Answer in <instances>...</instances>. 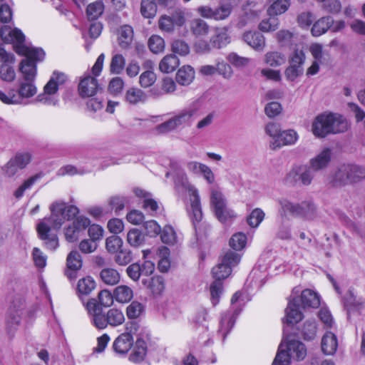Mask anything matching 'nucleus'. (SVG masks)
<instances>
[{"label": "nucleus", "mask_w": 365, "mask_h": 365, "mask_svg": "<svg viewBox=\"0 0 365 365\" xmlns=\"http://www.w3.org/2000/svg\"><path fill=\"white\" fill-rule=\"evenodd\" d=\"M241 259V255L233 250H227L222 256L221 262L232 268L237 266Z\"/></svg>", "instance_id": "50"}, {"label": "nucleus", "mask_w": 365, "mask_h": 365, "mask_svg": "<svg viewBox=\"0 0 365 365\" xmlns=\"http://www.w3.org/2000/svg\"><path fill=\"white\" fill-rule=\"evenodd\" d=\"M247 236L242 232H238L232 235L230 240V246L235 250H241L245 247Z\"/></svg>", "instance_id": "54"}, {"label": "nucleus", "mask_w": 365, "mask_h": 365, "mask_svg": "<svg viewBox=\"0 0 365 365\" xmlns=\"http://www.w3.org/2000/svg\"><path fill=\"white\" fill-rule=\"evenodd\" d=\"M140 12L145 18H153L157 13V6L155 1L153 0H142Z\"/></svg>", "instance_id": "42"}, {"label": "nucleus", "mask_w": 365, "mask_h": 365, "mask_svg": "<svg viewBox=\"0 0 365 365\" xmlns=\"http://www.w3.org/2000/svg\"><path fill=\"white\" fill-rule=\"evenodd\" d=\"M317 324L314 320H307L302 328V334L307 340H312L317 335Z\"/></svg>", "instance_id": "52"}, {"label": "nucleus", "mask_w": 365, "mask_h": 365, "mask_svg": "<svg viewBox=\"0 0 365 365\" xmlns=\"http://www.w3.org/2000/svg\"><path fill=\"white\" fill-rule=\"evenodd\" d=\"M210 42L214 48H222L230 42V37L225 27L216 28Z\"/></svg>", "instance_id": "18"}, {"label": "nucleus", "mask_w": 365, "mask_h": 365, "mask_svg": "<svg viewBox=\"0 0 365 365\" xmlns=\"http://www.w3.org/2000/svg\"><path fill=\"white\" fill-rule=\"evenodd\" d=\"M58 229H53V225L43 219L40 222L36 227L38 237L43 241L46 248L55 250L58 247V238L56 234V230Z\"/></svg>", "instance_id": "10"}, {"label": "nucleus", "mask_w": 365, "mask_h": 365, "mask_svg": "<svg viewBox=\"0 0 365 365\" xmlns=\"http://www.w3.org/2000/svg\"><path fill=\"white\" fill-rule=\"evenodd\" d=\"M67 77L63 73L53 72L50 80L43 88V93L56 95L60 86L66 81Z\"/></svg>", "instance_id": "21"}, {"label": "nucleus", "mask_w": 365, "mask_h": 365, "mask_svg": "<svg viewBox=\"0 0 365 365\" xmlns=\"http://www.w3.org/2000/svg\"><path fill=\"white\" fill-rule=\"evenodd\" d=\"M331 158V150L329 148H324L316 157L309 161V165L316 172L327 167Z\"/></svg>", "instance_id": "20"}, {"label": "nucleus", "mask_w": 365, "mask_h": 365, "mask_svg": "<svg viewBox=\"0 0 365 365\" xmlns=\"http://www.w3.org/2000/svg\"><path fill=\"white\" fill-rule=\"evenodd\" d=\"M66 262L68 268L73 271L80 269L83 264L81 256L76 250H73L68 255Z\"/></svg>", "instance_id": "43"}, {"label": "nucleus", "mask_w": 365, "mask_h": 365, "mask_svg": "<svg viewBox=\"0 0 365 365\" xmlns=\"http://www.w3.org/2000/svg\"><path fill=\"white\" fill-rule=\"evenodd\" d=\"M180 61L174 54L165 56L159 63V69L161 72L169 73L175 70L179 66Z\"/></svg>", "instance_id": "31"}, {"label": "nucleus", "mask_w": 365, "mask_h": 365, "mask_svg": "<svg viewBox=\"0 0 365 365\" xmlns=\"http://www.w3.org/2000/svg\"><path fill=\"white\" fill-rule=\"evenodd\" d=\"M331 133L345 132L348 129L347 120L338 113H331Z\"/></svg>", "instance_id": "32"}, {"label": "nucleus", "mask_w": 365, "mask_h": 365, "mask_svg": "<svg viewBox=\"0 0 365 365\" xmlns=\"http://www.w3.org/2000/svg\"><path fill=\"white\" fill-rule=\"evenodd\" d=\"M13 63H2L0 66V78L6 82H12L16 78V72Z\"/></svg>", "instance_id": "48"}, {"label": "nucleus", "mask_w": 365, "mask_h": 365, "mask_svg": "<svg viewBox=\"0 0 365 365\" xmlns=\"http://www.w3.org/2000/svg\"><path fill=\"white\" fill-rule=\"evenodd\" d=\"M125 98L128 103L136 105L140 103H144L147 99V96L139 88H130L126 91Z\"/></svg>", "instance_id": "36"}, {"label": "nucleus", "mask_w": 365, "mask_h": 365, "mask_svg": "<svg viewBox=\"0 0 365 365\" xmlns=\"http://www.w3.org/2000/svg\"><path fill=\"white\" fill-rule=\"evenodd\" d=\"M133 344V338L129 333L121 334L115 340L113 347L118 354H126Z\"/></svg>", "instance_id": "22"}, {"label": "nucleus", "mask_w": 365, "mask_h": 365, "mask_svg": "<svg viewBox=\"0 0 365 365\" xmlns=\"http://www.w3.org/2000/svg\"><path fill=\"white\" fill-rule=\"evenodd\" d=\"M298 138V134L294 130H282L277 140L269 142V148L274 150L280 149L283 146L294 145L297 141Z\"/></svg>", "instance_id": "15"}, {"label": "nucleus", "mask_w": 365, "mask_h": 365, "mask_svg": "<svg viewBox=\"0 0 365 365\" xmlns=\"http://www.w3.org/2000/svg\"><path fill=\"white\" fill-rule=\"evenodd\" d=\"M306 356L305 345L293 336H287L280 343L272 365H289L291 359L301 361Z\"/></svg>", "instance_id": "3"}, {"label": "nucleus", "mask_w": 365, "mask_h": 365, "mask_svg": "<svg viewBox=\"0 0 365 365\" xmlns=\"http://www.w3.org/2000/svg\"><path fill=\"white\" fill-rule=\"evenodd\" d=\"M51 216L46 219L53 225V229H60L66 222L73 219L78 213V209L73 205H67L63 202H55L50 206Z\"/></svg>", "instance_id": "6"}, {"label": "nucleus", "mask_w": 365, "mask_h": 365, "mask_svg": "<svg viewBox=\"0 0 365 365\" xmlns=\"http://www.w3.org/2000/svg\"><path fill=\"white\" fill-rule=\"evenodd\" d=\"M96 288V282L91 277H83L78 280L77 284L78 295L80 298L82 296L90 294Z\"/></svg>", "instance_id": "33"}, {"label": "nucleus", "mask_w": 365, "mask_h": 365, "mask_svg": "<svg viewBox=\"0 0 365 365\" xmlns=\"http://www.w3.org/2000/svg\"><path fill=\"white\" fill-rule=\"evenodd\" d=\"M365 179V167L355 164L340 165L334 175L333 181L336 185L356 183Z\"/></svg>", "instance_id": "4"}, {"label": "nucleus", "mask_w": 365, "mask_h": 365, "mask_svg": "<svg viewBox=\"0 0 365 365\" xmlns=\"http://www.w3.org/2000/svg\"><path fill=\"white\" fill-rule=\"evenodd\" d=\"M240 296V292H235L231 299L232 310L227 311L222 314L218 331L222 334L223 339L233 327L237 316L242 310V304H237Z\"/></svg>", "instance_id": "8"}, {"label": "nucleus", "mask_w": 365, "mask_h": 365, "mask_svg": "<svg viewBox=\"0 0 365 365\" xmlns=\"http://www.w3.org/2000/svg\"><path fill=\"white\" fill-rule=\"evenodd\" d=\"M145 307L143 304L133 301L126 308V315L128 319H135L140 317L144 312Z\"/></svg>", "instance_id": "45"}, {"label": "nucleus", "mask_w": 365, "mask_h": 365, "mask_svg": "<svg viewBox=\"0 0 365 365\" xmlns=\"http://www.w3.org/2000/svg\"><path fill=\"white\" fill-rule=\"evenodd\" d=\"M186 190L189 196L190 208L188 210L190 217L194 226L202 219V212L200 205V199L197 189L191 185L186 186Z\"/></svg>", "instance_id": "11"}, {"label": "nucleus", "mask_w": 365, "mask_h": 365, "mask_svg": "<svg viewBox=\"0 0 365 365\" xmlns=\"http://www.w3.org/2000/svg\"><path fill=\"white\" fill-rule=\"evenodd\" d=\"M232 272V268L220 262L212 268V273L215 281L221 282V279L227 278Z\"/></svg>", "instance_id": "49"}, {"label": "nucleus", "mask_w": 365, "mask_h": 365, "mask_svg": "<svg viewBox=\"0 0 365 365\" xmlns=\"http://www.w3.org/2000/svg\"><path fill=\"white\" fill-rule=\"evenodd\" d=\"M338 347L337 339L335 334L331 331L327 332L322 339V349L327 355L334 354Z\"/></svg>", "instance_id": "25"}, {"label": "nucleus", "mask_w": 365, "mask_h": 365, "mask_svg": "<svg viewBox=\"0 0 365 365\" xmlns=\"http://www.w3.org/2000/svg\"><path fill=\"white\" fill-rule=\"evenodd\" d=\"M146 353V342L142 339H138L135 341L133 353L130 355V360L135 363L140 362L144 359Z\"/></svg>", "instance_id": "34"}, {"label": "nucleus", "mask_w": 365, "mask_h": 365, "mask_svg": "<svg viewBox=\"0 0 365 365\" xmlns=\"http://www.w3.org/2000/svg\"><path fill=\"white\" fill-rule=\"evenodd\" d=\"M133 31L131 26L124 25L120 27L118 36V43L122 48H126L133 41Z\"/></svg>", "instance_id": "38"}, {"label": "nucleus", "mask_w": 365, "mask_h": 365, "mask_svg": "<svg viewBox=\"0 0 365 365\" xmlns=\"http://www.w3.org/2000/svg\"><path fill=\"white\" fill-rule=\"evenodd\" d=\"M331 113H322L317 115L313 121L312 130L318 138H324L331 134Z\"/></svg>", "instance_id": "13"}, {"label": "nucleus", "mask_w": 365, "mask_h": 365, "mask_svg": "<svg viewBox=\"0 0 365 365\" xmlns=\"http://www.w3.org/2000/svg\"><path fill=\"white\" fill-rule=\"evenodd\" d=\"M227 204V200L217 186H213L210 188V205L215 210L222 208Z\"/></svg>", "instance_id": "35"}, {"label": "nucleus", "mask_w": 365, "mask_h": 365, "mask_svg": "<svg viewBox=\"0 0 365 365\" xmlns=\"http://www.w3.org/2000/svg\"><path fill=\"white\" fill-rule=\"evenodd\" d=\"M303 73V67L301 66H295V64H290L284 72L285 76L287 80L293 81Z\"/></svg>", "instance_id": "64"}, {"label": "nucleus", "mask_w": 365, "mask_h": 365, "mask_svg": "<svg viewBox=\"0 0 365 365\" xmlns=\"http://www.w3.org/2000/svg\"><path fill=\"white\" fill-rule=\"evenodd\" d=\"M269 16H277L285 13L290 6V0H269Z\"/></svg>", "instance_id": "26"}, {"label": "nucleus", "mask_w": 365, "mask_h": 365, "mask_svg": "<svg viewBox=\"0 0 365 365\" xmlns=\"http://www.w3.org/2000/svg\"><path fill=\"white\" fill-rule=\"evenodd\" d=\"M101 89L97 79L90 73H85L81 77L78 84V92L82 98L93 96Z\"/></svg>", "instance_id": "12"}, {"label": "nucleus", "mask_w": 365, "mask_h": 365, "mask_svg": "<svg viewBox=\"0 0 365 365\" xmlns=\"http://www.w3.org/2000/svg\"><path fill=\"white\" fill-rule=\"evenodd\" d=\"M127 240L131 246L138 247L144 241V236L139 230L132 229L127 235Z\"/></svg>", "instance_id": "59"}, {"label": "nucleus", "mask_w": 365, "mask_h": 365, "mask_svg": "<svg viewBox=\"0 0 365 365\" xmlns=\"http://www.w3.org/2000/svg\"><path fill=\"white\" fill-rule=\"evenodd\" d=\"M279 203L284 214L288 213L296 217L311 219L315 214L316 207L311 202L292 203L286 199H282Z\"/></svg>", "instance_id": "7"}, {"label": "nucleus", "mask_w": 365, "mask_h": 365, "mask_svg": "<svg viewBox=\"0 0 365 365\" xmlns=\"http://www.w3.org/2000/svg\"><path fill=\"white\" fill-rule=\"evenodd\" d=\"M316 171L308 165H296L292 168L285 177V181L290 185L301 183L303 185L311 184Z\"/></svg>", "instance_id": "9"}, {"label": "nucleus", "mask_w": 365, "mask_h": 365, "mask_svg": "<svg viewBox=\"0 0 365 365\" xmlns=\"http://www.w3.org/2000/svg\"><path fill=\"white\" fill-rule=\"evenodd\" d=\"M195 78V71L190 66H184L176 73V81L182 86H187Z\"/></svg>", "instance_id": "29"}, {"label": "nucleus", "mask_w": 365, "mask_h": 365, "mask_svg": "<svg viewBox=\"0 0 365 365\" xmlns=\"http://www.w3.org/2000/svg\"><path fill=\"white\" fill-rule=\"evenodd\" d=\"M98 302H97V303L100 305L101 307H110L113 303V300L115 299L113 292L111 293L110 291L106 289L101 291L98 293Z\"/></svg>", "instance_id": "57"}, {"label": "nucleus", "mask_w": 365, "mask_h": 365, "mask_svg": "<svg viewBox=\"0 0 365 365\" xmlns=\"http://www.w3.org/2000/svg\"><path fill=\"white\" fill-rule=\"evenodd\" d=\"M0 36L4 42L14 45V48L18 54L26 57L20 63L19 71L21 77L19 80L18 88H15L19 104L26 105L29 99L37 93V88L34 84L36 76L35 61H42L45 53L41 48L26 46L25 36L19 29L4 26L0 30Z\"/></svg>", "instance_id": "1"}, {"label": "nucleus", "mask_w": 365, "mask_h": 365, "mask_svg": "<svg viewBox=\"0 0 365 365\" xmlns=\"http://www.w3.org/2000/svg\"><path fill=\"white\" fill-rule=\"evenodd\" d=\"M197 108L195 104L190 105L179 111L167 121L157 125L155 131L158 134H166L173 131L178 127L188 124L192 118L196 114Z\"/></svg>", "instance_id": "5"}, {"label": "nucleus", "mask_w": 365, "mask_h": 365, "mask_svg": "<svg viewBox=\"0 0 365 365\" xmlns=\"http://www.w3.org/2000/svg\"><path fill=\"white\" fill-rule=\"evenodd\" d=\"M190 29L197 36H205L209 31V26L204 20L200 19H193L190 24Z\"/></svg>", "instance_id": "41"}, {"label": "nucleus", "mask_w": 365, "mask_h": 365, "mask_svg": "<svg viewBox=\"0 0 365 365\" xmlns=\"http://www.w3.org/2000/svg\"><path fill=\"white\" fill-rule=\"evenodd\" d=\"M299 300L293 297L289 301L288 305L285 309V317L283 319L284 323L293 325L298 323L302 319V314L299 308Z\"/></svg>", "instance_id": "16"}, {"label": "nucleus", "mask_w": 365, "mask_h": 365, "mask_svg": "<svg viewBox=\"0 0 365 365\" xmlns=\"http://www.w3.org/2000/svg\"><path fill=\"white\" fill-rule=\"evenodd\" d=\"M343 301L348 315L351 311L359 310L365 304V299L362 297H357L351 289L345 294Z\"/></svg>", "instance_id": "23"}, {"label": "nucleus", "mask_w": 365, "mask_h": 365, "mask_svg": "<svg viewBox=\"0 0 365 365\" xmlns=\"http://www.w3.org/2000/svg\"><path fill=\"white\" fill-rule=\"evenodd\" d=\"M244 41L253 49L262 51L265 47L264 36L258 31H247L243 35Z\"/></svg>", "instance_id": "19"}, {"label": "nucleus", "mask_w": 365, "mask_h": 365, "mask_svg": "<svg viewBox=\"0 0 365 365\" xmlns=\"http://www.w3.org/2000/svg\"><path fill=\"white\" fill-rule=\"evenodd\" d=\"M43 177V173H37L24 182V183L19 186V187L14 192V196L16 198H20L24 195V192L30 189L33 185L39 179Z\"/></svg>", "instance_id": "44"}, {"label": "nucleus", "mask_w": 365, "mask_h": 365, "mask_svg": "<svg viewBox=\"0 0 365 365\" xmlns=\"http://www.w3.org/2000/svg\"><path fill=\"white\" fill-rule=\"evenodd\" d=\"M301 302L304 308H317L320 305L319 296L310 289H305L302 292Z\"/></svg>", "instance_id": "30"}, {"label": "nucleus", "mask_w": 365, "mask_h": 365, "mask_svg": "<svg viewBox=\"0 0 365 365\" xmlns=\"http://www.w3.org/2000/svg\"><path fill=\"white\" fill-rule=\"evenodd\" d=\"M35 101L46 106H56L58 104L59 98L56 95L43 93L38 95Z\"/></svg>", "instance_id": "61"}, {"label": "nucleus", "mask_w": 365, "mask_h": 365, "mask_svg": "<svg viewBox=\"0 0 365 365\" xmlns=\"http://www.w3.org/2000/svg\"><path fill=\"white\" fill-rule=\"evenodd\" d=\"M104 11V4L101 1H96L90 4L86 9L88 18L90 20L97 19Z\"/></svg>", "instance_id": "40"}, {"label": "nucleus", "mask_w": 365, "mask_h": 365, "mask_svg": "<svg viewBox=\"0 0 365 365\" xmlns=\"http://www.w3.org/2000/svg\"><path fill=\"white\" fill-rule=\"evenodd\" d=\"M264 217V212L259 208H255L247 217V223L252 227H257L259 225Z\"/></svg>", "instance_id": "56"}, {"label": "nucleus", "mask_w": 365, "mask_h": 365, "mask_svg": "<svg viewBox=\"0 0 365 365\" xmlns=\"http://www.w3.org/2000/svg\"><path fill=\"white\" fill-rule=\"evenodd\" d=\"M310 53L314 58V61L320 64H327L331 60V56L328 50L323 48L319 43H313L309 48Z\"/></svg>", "instance_id": "24"}, {"label": "nucleus", "mask_w": 365, "mask_h": 365, "mask_svg": "<svg viewBox=\"0 0 365 365\" xmlns=\"http://www.w3.org/2000/svg\"><path fill=\"white\" fill-rule=\"evenodd\" d=\"M156 81V75L153 71H146L143 72L139 78V83L143 88H149Z\"/></svg>", "instance_id": "58"}, {"label": "nucleus", "mask_w": 365, "mask_h": 365, "mask_svg": "<svg viewBox=\"0 0 365 365\" xmlns=\"http://www.w3.org/2000/svg\"><path fill=\"white\" fill-rule=\"evenodd\" d=\"M279 21L274 16L263 19L259 24V29L263 32H272L279 27Z\"/></svg>", "instance_id": "46"}, {"label": "nucleus", "mask_w": 365, "mask_h": 365, "mask_svg": "<svg viewBox=\"0 0 365 365\" xmlns=\"http://www.w3.org/2000/svg\"><path fill=\"white\" fill-rule=\"evenodd\" d=\"M92 324L98 329H104L108 326L116 327L125 322L123 312L117 308H111L104 313L103 308L94 298L89 299L85 304Z\"/></svg>", "instance_id": "2"}, {"label": "nucleus", "mask_w": 365, "mask_h": 365, "mask_svg": "<svg viewBox=\"0 0 365 365\" xmlns=\"http://www.w3.org/2000/svg\"><path fill=\"white\" fill-rule=\"evenodd\" d=\"M100 277L103 283L108 285H115L120 281V277L118 272L112 268H106L100 272Z\"/></svg>", "instance_id": "37"}, {"label": "nucleus", "mask_w": 365, "mask_h": 365, "mask_svg": "<svg viewBox=\"0 0 365 365\" xmlns=\"http://www.w3.org/2000/svg\"><path fill=\"white\" fill-rule=\"evenodd\" d=\"M232 4L230 2H223L218 8L215 9L214 19L224 20L227 18L232 11Z\"/></svg>", "instance_id": "51"}, {"label": "nucleus", "mask_w": 365, "mask_h": 365, "mask_svg": "<svg viewBox=\"0 0 365 365\" xmlns=\"http://www.w3.org/2000/svg\"><path fill=\"white\" fill-rule=\"evenodd\" d=\"M113 294L117 302L125 304L133 299V291L127 285H119L114 289Z\"/></svg>", "instance_id": "27"}, {"label": "nucleus", "mask_w": 365, "mask_h": 365, "mask_svg": "<svg viewBox=\"0 0 365 365\" xmlns=\"http://www.w3.org/2000/svg\"><path fill=\"white\" fill-rule=\"evenodd\" d=\"M214 212L217 218L221 222H226L236 217V214L234 210L230 209L227 204L222 206V208L215 210Z\"/></svg>", "instance_id": "53"}, {"label": "nucleus", "mask_w": 365, "mask_h": 365, "mask_svg": "<svg viewBox=\"0 0 365 365\" xmlns=\"http://www.w3.org/2000/svg\"><path fill=\"white\" fill-rule=\"evenodd\" d=\"M286 56L279 51H269L264 56L265 63L271 67L280 66L285 63Z\"/></svg>", "instance_id": "39"}, {"label": "nucleus", "mask_w": 365, "mask_h": 365, "mask_svg": "<svg viewBox=\"0 0 365 365\" xmlns=\"http://www.w3.org/2000/svg\"><path fill=\"white\" fill-rule=\"evenodd\" d=\"M148 46L153 53H160L165 48L164 39L160 36L153 35L148 40Z\"/></svg>", "instance_id": "55"}, {"label": "nucleus", "mask_w": 365, "mask_h": 365, "mask_svg": "<svg viewBox=\"0 0 365 365\" xmlns=\"http://www.w3.org/2000/svg\"><path fill=\"white\" fill-rule=\"evenodd\" d=\"M125 59L121 54H115L111 58L110 71L112 73L120 74L125 68Z\"/></svg>", "instance_id": "47"}, {"label": "nucleus", "mask_w": 365, "mask_h": 365, "mask_svg": "<svg viewBox=\"0 0 365 365\" xmlns=\"http://www.w3.org/2000/svg\"><path fill=\"white\" fill-rule=\"evenodd\" d=\"M211 302L213 306H216L220 301L222 292V283L220 281H215L210 285Z\"/></svg>", "instance_id": "60"}, {"label": "nucleus", "mask_w": 365, "mask_h": 365, "mask_svg": "<svg viewBox=\"0 0 365 365\" xmlns=\"http://www.w3.org/2000/svg\"><path fill=\"white\" fill-rule=\"evenodd\" d=\"M123 244L122 240L116 235H113L106 239V246L109 252H117Z\"/></svg>", "instance_id": "62"}, {"label": "nucleus", "mask_w": 365, "mask_h": 365, "mask_svg": "<svg viewBox=\"0 0 365 365\" xmlns=\"http://www.w3.org/2000/svg\"><path fill=\"white\" fill-rule=\"evenodd\" d=\"M90 220L85 217H77L72 223L65 229V237L67 241L73 242L76 241L80 232L90 225Z\"/></svg>", "instance_id": "14"}, {"label": "nucleus", "mask_w": 365, "mask_h": 365, "mask_svg": "<svg viewBox=\"0 0 365 365\" xmlns=\"http://www.w3.org/2000/svg\"><path fill=\"white\" fill-rule=\"evenodd\" d=\"M132 260L131 252L128 250H120L116 252L115 261L121 266H125L130 263Z\"/></svg>", "instance_id": "63"}, {"label": "nucleus", "mask_w": 365, "mask_h": 365, "mask_svg": "<svg viewBox=\"0 0 365 365\" xmlns=\"http://www.w3.org/2000/svg\"><path fill=\"white\" fill-rule=\"evenodd\" d=\"M184 17L179 15L171 16L163 15L158 21L159 29L165 32H172L175 26H180L184 24Z\"/></svg>", "instance_id": "17"}, {"label": "nucleus", "mask_w": 365, "mask_h": 365, "mask_svg": "<svg viewBox=\"0 0 365 365\" xmlns=\"http://www.w3.org/2000/svg\"><path fill=\"white\" fill-rule=\"evenodd\" d=\"M334 20L331 16L322 17L317 21L312 29V34L314 36H319L326 33L331 26Z\"/></svg>", "instance_id": "28"}]
</instances>
